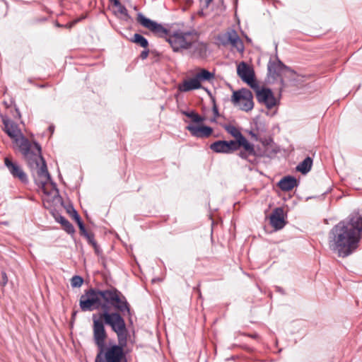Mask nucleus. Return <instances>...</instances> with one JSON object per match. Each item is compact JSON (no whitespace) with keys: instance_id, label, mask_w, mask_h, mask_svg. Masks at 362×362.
Wrapping results in <instances>:
<instances>
[{"instance_id":"obj_13","label":"nucleus","mask_w":362,"mask_h":362,"mask_svg":"<svg viewBox=\"0 0 362 362\" xmlns=\"http://www.w3.org/2000/svg\"><path fill=\"white\" fill-rule=\"evenodd\" d=\"M138 22L144 28L148 29L156 35L163 36L167 34V30L160 24L146 18L143 14L139 13L137 16Z\"/></svg>"},{"instance_id":"obj_25","label":"nucleus","mask_w":362,"mask_h":362,"mask_svg":"<svg viewBox=\"0 0 362 362\" xmlns=\"http://www.w3.org/2000/svg\"><path fill=\"white\" fill-rule=\"evenodd\" d=\"M115 5L117 7V10L115 11V13H119L122 16L127 17V10L126 8L123 6H122L118 1H115Z\"/></svg>"},{"instance_id":"obj_20","label":"nucleus","mask_w":362,"mask_h":362,"mask_svg":"<svg viewBox=\"0 0 362 362\" xmlns=\"http://www.w3.org/2000/svg\"><path fill=\"white\" fill-rule=\"evenodd\" d=\"M195 78L202 85L203 81H211L214 78V74L206 69H202L198 71L194 75Z\"/></svg>"},{"instance_id":"obj_33","label":"nucleus","mask_w":362,"mask_h":362,"mask_svg":"<svg viewBox=\"0 0 362 362\" xmlns=\"http://www.w3.org/2000/svg\"><path fill=\"white\" fill-rule=\"evenodd\" d=\"M195 114H196L195 112H189V113H186V115H187L188 117L191 118V119L192 120V119H193V115H194Z\"/></svg>"},{"instance_id":"obj_27","label":"nucleus","mask_w":362,"mask_h":362,"mask_svg":"<svg viewBox=\"0 0 362 362\" xmlns=\"http://www.w3.org/2000/svg\"><path fill=\"white\" fill-rule=\"evenodd\" d=\"M68 212L70 214L71 216L76 221V222L81 221L79 215L74 209L71 208V209L68 210Z\"/></svg>"},{"instance_id":"obj_4","label":"nucleus","mask_w":362,"mask_h":362,"mask_svg":"<svg viewBox=\"0 0 362 362\" xmlns=\"http://www.w3.org/2000/svg\"><path fill=\"white\" fill-rule=\"evenodd\" d=\"M100 319L110 326L112 329L117 333L119 344H126L127 331L124 320L119 313H109L108 310H105L100 315Z\"/></svg>"},{"instance_id":"obj_23","label":"nucleus","mask_w":362,"mask_h":362,"mask_svg":"<svg viewBox=\"0 0 362 362\" xmlns=\"http://www.w3.org/2000/svg\"><path fill=\"white\" fill-rule=\"evenodd\" d=\"M132 41L144 48L147 47L148 45L147 40L139 34H134Z\"/></svg>"},{"instance_id":"obj_6","label":"nucleus","mask_w":362,"mask_h":362,"mask_svg":"<svg viewBox=\"0 0 362 362\" xmlns=\"http://www.w3.org/2000/svg\"><path fill=\"white\" fill-rule=\"evenodd\" d=\"M125 344L112 345L98 350L96 362H126L123 346Z\"/></svg>"},{"instance_id":"obj_30","label":"nucleus","mask_w":362,"mask_h":362,"mask_svg":"<svg viewBox=\"0 0 362 362\" xmlns=\"http://www.w3.org/2000/svg\"><path fill=\"white\" fill-rule=\"evenodd\" d=\"M8 282V277L6 276V274L5 272L1 273V281H0V284L2 286H5Z\"/></svg>"},{"instance_id":"obj_7","label":"nucleus","mask_w":362,"mask_h":362,"mask_svg":"<svg viewBox=\"0 0 362 362\" xmlns=\"http://www.w3.org/2000/svg\"><path fill=\"white\" fill-rule=\"evenodd\" d=\"M226 130L235 139L233 142L236 144V146L239 148H243L244 151L240 153L241 158L247 159L249 156L255 154L253 144H250L235 127L232 125L226 126Z\"/></svg>"},{"instance_id":"obj_21","label":"nucleus","mask_w":362,"mask_h":362,"mask_svg":"<svg viewBox=\"0 0 362 362\" xmlns=\"http://www.w3.org/2000/svg\"><path fill=\"white\" fill-rule=\"evenodd\" d=\"M193 54L197 57H204L206 53V45L204 43L197 41L192 44Z\"/></svg>"},{"instance_id":"obj_28","label":"nucleus","mask_w":362,"mask_h":362,"mask_svg":"<svg viewBox=\"0 0 362 362\" xmlns=\"http://www.w3.org/2000/svg\"><path fill=\"white\" fill-rule=\"evenodd\" d=\"M212 1L213 0H200L202 4V11L199 13L200 15H203V9L208 8Z\"/></svg>"},{"instance_id":"obj_24","label":"nucleus","mask_w":362,"mask_h":362,"mask_svg":"<svg viewBox=\"0 0 362 362\" xmlns=\"http://www.w3.org/2000/svg\"><path fill=\"white\" fill-rule=\"evenodd\" d=\"M59 222L62 223L64 226V229L69 233H73L74 231L73 226L64 217L60 216L59 218Z\"/></svg>"},{"instance_id":"obj_19","label":"nucleus","mask_w":362,"mask_h":362,"mask_svg":"<svg viewBox=\"0 0 362 362\" xmlns=\"http://www.w3.org/2000/svg\"><path fill=\"white\" fill-rule=\"evenodd\" d=\"M278 185L282 190L289 191L297 185V180L293 177H285L279 181Z\"/></svg>"},{"instance_id":"obj_32","label":"nucleus","mask_w":362,"mask_h":362,"mask_svg":"<svg viewBox=\"0 0 362 362\" xmlns=\"http://www.w3.org/2000/svg\"><path fill=\"white\" fill-rule=\"evenodd\" d=\"M148 55V51H143L141 54V57L142 59H146Z\"/></svg>"},{"instance_id":"obj_29","label":"nucleus","mask_w":362,"mask_h":362,"mask_svg":"<svg viewBox=\"0 0 362 362\" xmlns=\"http://www.w3.org/2000/svg\"><path fill=\"white\" fill-rule=\"evenodd\" d=\"M204 119L203 117H202L201 116L196 113L194 115H193L192 122L195 123H199L202 122Z\"/></svg>"},{"instance_id":"obj_9","label":"nucleus","mask_w":362,"mask_h":362,"mask_svg":"<svg viewBox=\"0 0 362 362\" xmlns=\"http://www.w3.org/2000/svg\"><path fill=\"white\" fill-rule=\"evenodd\" d=\"M252 94L250 90L243 88L235 91L232 96V101L244 111H250L253 108Z\"/></svg>"},{"instance_id":"obj_26","label":"nucleus","mask_w":362,"mask_h":362,"mask_svg":"<svg viewBox=\"0 0 362 362\" xmlns=\"http://www.w3.org/2000/svg\"><path fill=\"white\" fill-rule=\"evenodd\" d=\"M83 283V279L79 276H74L71 279L72 287H80Z\"/></svg>"},{"instance_id":"obj_16","label":"nucleus","mask_w":362,"mask_h":362,"mask_svg":"<svg viewBox=\"0 0 362 362\" xmlns=\"http://www.w3.org/2000/svg\"><path fill=\"white\" fill-rule=\"evenodd\" d=\"M270 223L276 229H281L285 226L284 210L276 208L270 216Z\"/></svg>"},{"instance_id":"obj_31","label":"nucleus","mask_w":362,"mask_h":362,"mask_svg":"<svg viewBox=\"0 0 362 362\" xmlns=\"http://www.w3.org/2000/svg\"><path fill=\"white\" fill-rule=\"evenodd\" d=\"M76 223H77V224H78V226L79 227V229H80L81 232L82 233L85 234L86 233V229H85V226H84L83 222L81 221V220L79 221H77Z\"/></svg>"},{"instance_id":"obj_15","label":"nucleus","mask_w":362,"mask_h":362,"mask_svg":"<svg viewBox=\"0 0 362 362\" xmlns=\"http://www.w3.org/2000/svg\"><path fill=\"white\" fill-rule=\"evenodd\" d=\"M4 163L11 174L14 177L19 179L23 182H27L26 174L23 172L20 165H18L16 163L13 162L8 157L5 158Z\"/></svg>"},{"instance_id":"obj_12","label":"nucleus","mask_w":362,"mask_h":362,"mask_svg":"<svg viewBox=\"0 0 362 362\" xmlns=\"http://www.w3.org/2000/svg\"><path fill=\"white\" fill-rule=\"evenodd\" d=\"M252 89L255 91L256 97L259 103L265 105L269 109L276 105L277 100L269 88H259V84H257V88Z\"/></svg>"},{"instance_id":"obj_11","label":"nucleus","mask_w":362,"mask_h":362,"mask_svg":"<svg viewBox=\"0 0 362 362\" xmlns=\"http://www.w3.org/2000/svg\"><path fill=\"white\" fill-rule=\"evenodd\" d=\"M237 74L251 88H257L258 83L255 78V71L252 66L242 62L237 66Z\"/></svg>"},{"instance_id":"obj_2","label":"nucleus","mask_w":362,"mask_h":362,"mask_svg":"<svg viewBox=\"0 0 362 362\" xmlns=\"http://www.w3.org/2000/svg\"><path fill=\"white\" fill-rule=\"evenodd\" d=\"M361 233L362 214L354 211L332 228L329 247L339 257H347L357 248Z\"/></svg>"},{"instance_id":"obj_22","label":"nucleus","mask_w":362,"mask_h":362,"mask_svg":"<svg viewBox=\"0 0 362 362\" xmlns=\"http://www.w3.org/2000/svg\"><path fill=\"white\" fill-rule=\"evenodd\" d=\"M312 165V158L310 157H307L298 165V166L296 167V170L300 172L303 174H306L310 170Z\"/></svg>"},{"instance_id":"obj_10","label":"nucleus","mask_w":362,"mask_h":362,"mask_svg":"<svg viewBox=\"0 0 362 362\" xmlns=\"http://www.w3.org/2000/svg\"><path fill=\"white\" fill-rule=\"evenodd\" d=\"M93 341L98 350L106 346L105 341L107 338L104 323L103 320L93 315Z\"/></svg>"},{"instance_id":"obj_1","label":"nucleus","mask_w":362,"mask_h":362,"mask_svg":"<svg viewBox=\"0 0 362 362\" xmlns=\"http://www.w3.org/2000/svg\"><path fill=\"white\" fill-rule=\"evenodd\" d=\"M2 122L4 131L18 148L35 180L42 186L46 185L50 180V175L41 155L40 146L37 142L29 141L13 120L4 117Z\"/></svg>"},{"instance_id":"obj_14","label":"nucleus","mask_w":362,"mask_h":362,"mask_svg":"<svg viewBox=\"0 0 362 362\" xmlns=\"http://www.w3.org/2000/svg\"><path fill=\"white\" fill-rule=\"evenodd\" d=\"M211 150L216 153H230L239 148L233 141H217L211 144Z\"/></svg>"},{"instance_id":"obj_5","label":"nucleus","mask_w":362,"mask_h":362,"mask_svg":"<svg viewBox=\"0 0 362 362\" xmlns=\"http://www.w3.org/2000/svg\"><path fill=\"white\" fill-rule=\"evenodd\" d=\"M198 39V35L194 31H177L170 35L167 41L174 52H181L190 48Z\"/></svg>"},{"instance_id":"obj_18","label":"nucleus","mask_w":362,"mask_h":362,"mask_svg":"<svg viewBox=\"0 0 362 362\" xmlns=\"http://www.w3.org/2000/svg\"><path fill=\"white\" fill-rule=\"evenodd\" d=\"M201 88L202 85L199 83V81L194 76L183 81L182 83L178 85V89L181 92H188Z\"/></svg>"},{"instance_id":"obj_34","label":"nucleus","mask_w":362,"mask_h":362,"mask_svg":"<svg viewBox=\"0 0 362 362\" xmlns=\"http://www.w3.org/2000/svg\"><path fill=\"white\" fill-rule=\"evenodd\" d=\"M289 74H290L291 75H295V74H294L293 71H289Z\"/></svg>"},{"instance_id":"obj_17","label":"nucleus","mask_w":362,"mask_h":362,"mask_svg":"<svg viewBox=\"0 0 362 362\" xmlns=\"http://www.w3.org/2000/svg\"><path fill=\"white\" fill-rule=\"evenodd\" d=\"M187 129L193 136L197 137H207L212 133V129L206 126L189 124L187 127Z\"/></svg>"},{"instance_id":"obj_8","label":"nucleus","mask_w":362,"mask_h":362,"mask_svg":"<svg viewBox=\"0 0 362 362\" xmlns=\"http://www.w3.org/2000/svg\"><path fill=\"white\" fill-rule=\"evenodd\" d=\"M220 42L224 45H230L232 49H235L240 53H243L245 49L243 40L239 37L237 32L233 29L227 30L226 33L218 36Z\"/></svg>"},{"instance_id":"obj_3","label":"nucleus","mask_w":362,"mask_h":362,"mask_svg":"<svg viewBox=\"0 0 362 362\" xmlns=\"http://www.w3.org/2000/svg\"><path fill=\"white\" fill-rule=\"evenodd\" d=\"M79 305L82 311H92L103 309L109 310L110 305L114 306L121 312L129 311L128 303L120 298L116 290H104L90 288L80 297Z\"/></svg>"}]
</instances>
